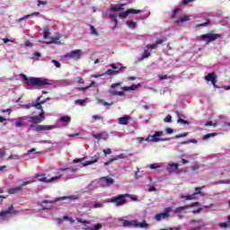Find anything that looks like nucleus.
<instances>
[{
	"label": "nucleus",
	"mask_w": 230,
	"mask_h": 230,
	"mask_svg": "<svg viewBox=\"0 0 230 230\" xmlns=\"http://www.w3.org/2000/svg\"><path fill=\"white\" fill-rule=\"evenodd\" d=\"M78 169L76 168L60 169L58 176L48 179L46 174H36L32 179L34 181L35 179H38L40 182H53L55 181H58L64 175V173H76Z\"/></svg>",
	"instance_id": "obj_1"
},
{
	"label": "nucleus",
	"mask_w": 230,
	"mask_h": 230,
	"mask_svg": "<svg viewBox=\"0 0 230 230\" xmlns=\"http://www.w3.org/2000/svg\"><path fill=\"white\" fill-rule=\"evenodd\" d=\"M121 85V83L113 84L111 85V88L109 90L110 94H112V96H126L125 91H136V89H139L141 87V84H133L131 86H124L121 87V91L118 90V87Z\"/></svg>",
	"instance_id": "obj_2"
},
{
	"label": "nucleus",
	"mask_w": 230,
	"mask_h": 230,
	"mask_svg": "<svg viewBox=\"0 0 230 230\" xmlns=\"http://www.w3.org/2000/svg\"><path fill=\"white\" fill-rule=\"evenodd\" d=\"M21 78H22L25 82V84L30 86V85H34L38 87H42V85H49V81L46 78H40V77H31L28 78L26 75L21 74L20 75Z\"/></svg>",
	"instance_id": "obj_3"
},
{
	"label": "nucleus",
	"mask_w": 230,
	"mask_h": 230,
	"mask_svg": "<svg viewBox=\"0 0 230 230\" xmlns=\"http://www.w3.org/2000/svg\"><path fill=\"white\" fill-rule=\"evenodd\" d=\"M120 222H122V226L124 227H140V229H143L145 227L148 226V224L146 223V221H143L142 223L137 222V220H125V219H120Z\"/></svg>",
	"instance_id": "obj_4"
},
{
	"label": "nucleus",
	"mask_w": 230,
	"mask_h": 230,
	"mask_svg": "<svg viewBox=\"0 0 230 230\" xmlns=\"http://www.w3.org/2000/svg\"><path fill=\"white\" fill-rule=\"evenodd\" d=\"M10 215H19V211L13 208V205L9 207L6 210L0 212V222L10 220Z\"/></svg>",
	"instance_id": "obj_5"
},
{
	"label": "nucleus",
	"mask_w": 230,
	"mask_h": 230,
	"mask_svg": "<svg viewBox=\"0 0 230 230\" xmlns=\"http://www.w3.org/2000/svg\"><path fill=\"white\" fill-rule=\"evenodd\" d=\"M127 197H128V194H119L116 197L111 198L108 202H111L117 207L124 206V204H127Z\"/></svg>",
	"instance_id": "obj_6"
},
{
	"label": "nucleus",
	"mask_w": 230,
	"mask_h": 230,
	"mask_svg": "<svg viewBox=\"0 0 230 230\" xmlns=\"http://www.w3.org/2000/svg\"><path fill=\"white\" fill-rule=\"evenodd\" d=\"M82 55H84V52H82V49H75L65 54L64 58H72V60H80V58H82Z\"/></svg>",
	"instance_id": "obj_7"
},
{
	"label": "nucleus",
	"mask_w": 230,
	"mask_h": 230,
	"mask_svg": "<svg viewBox=\"0 0 230 230\" xmlns=\"http://www.w3.org/2000/svg\"><path fill=\"white\" fill-rule=\"evenodd\" d=\"M44 114V111L41 110V112L39 114V116L29 117V123H33L34 125H39V123H42L44 119H46Z\"/></svg>",
	"instance_id": "obj_8"
},
{
	"label": "nucleus",
	"mask_w": 230,
	"mask_h": 230,
	"mask_svg": "<svg viewBox=\"0 0 230 230\" xmlns=\"http://www.w3.org/2000/svg\"><path fill=\"white\" fill-rule=\"evenodd\" d=\"M55 126H48V125H31L30 129L33 130L34 132H42L44 130H53Z\"/></svg>",
	"instance_id": "obj_9"
},
{
	"label": "nucleus",
	"mask_w": 230,
	"mask_h": 230,
	"mask_svg": "<svg viewBox=\"0 0 230 230\" xmlns=\"http://www.w3.org/2000/svg\"><path fill=\"white\" fill-rule=\"evenodd\" d=\"M201 40H206L207 44H209V42H213L214 40H217V39H220L219 34H213V33H207L203 34L199 37Z\"/></svg>",
	"instance_id": "obj_10"
},
{
	"label": "nucleus",
	"mask_w": 230,
	"mask_h": 230,
	"mask_svg": "<svg viewBox=\"0 0 230 230\" xmlns=\"http://www.w3.org/2000/svg\"><path fill=\"white\" fill-rule=\"evenodd\" d=\"M36 181L34 179H31L27 181H24L21 186L19 187H14L12 189L8 190V193H10V195H14V193H17V191H21V190H22V188H24V186H28V184H31L33 182H35Z\"/></svg>",
	"instance_id": "obj_11"
},
{
	"label": "nucleus",
	"mask_w": 230,
	"mask_h": 230,
	"mask_svg": "<svg viewBox=\"0 0 230 230\" xmlns=\"http://www.w3.org/2000/svg\"><path fill=\"white\" fill-rule=\"evenodd\" d=\"M170 213H172V208L168 207L164 208V212L155 216V220H156L157 222H161V220H164V218H168V217H170Z\"/></svg>",
	"instance_id": "obj_12"
},
{
	"label": "nucleus",
	"mask_w": 230,
	"mask_h": 230,
	"mask_svg": "<svg viewBox=\"0 0 230 230\" xmlns=\"http://www.w3.org/2000/svg\"><path fill=\"white\" fill-rule=\"evenodd\" d=\"M100 184L102 188H109V186H112L114 184V179L106 176L100 178Z\"/></svg>",
	"instance_id": "obj_13"
},
{
	"label": "nucleus",
	"mask_w": 230,
	"mask_h": 230,
	"mask_svg": "<svg viewBox=\"0 0 230 230\" xmlns=\"http://www.w3.org/2000/svg\"><path fill=\"white\" fill-rule=\"evenodd\" d=\"M163 136V131H156L153 136H149L146 141H152L153 143H159V141H163L161 137Z\"/></svg>",
	"instance_id": "obj_14"
},
{
	"label": "nucleus",
	"mask_w": 230,
	"mask_h": 230,
	"mask_svg": "<svg viewBox=\"0 0 230 230\" xmlns=\"http://www.w3.org/2000/svg\"><path fill=\"white\" fill-rule=\"evenodd\" d=\"M205 80H207V82H211V84H213V86L215 88L218 87L217 85V74L216 73H210L208 75L205 76Z\"/></svg>",
	"instance_id": "obj_15"
},
{
	"label": "nucleus",
	"mask_w": 230,
	"mask_h": 230,
	"mask_svg": "<svg viewBox=\"0 0 230 230\" xmlns=\"http://www.w3.org/2000/svg\"><path fill=\"white\" fill-rule=\"evenodd\" d=\"M130 13H141V10L128 9L125 12L120 13L119 14V17H120V19H126V17H128V14Z\"/></svg>",
	"instance_id": "obj_16"
},
{
	"label": "nucleus",
	"mask_w": 230,
	"mask_h": 230,
	"mask_svg": "<svg viewBox=\"0 0 230 230\" xmlns=\"http://www.w3.org/2000/svg\"><path fill=\"white\" fill-rule=\"evenodd\" d=\"M168 172L170 173H179V164L169 163Z\"/></svg>",
	"instance_id": "obj_17"
},
{
	"label": "nucleus",
	"mask_w": 230,
	"mask_h": 230,
	"mask_svg": "<svg viewBox=\"0 0 230 230\" xmlns=\"http://www.w3.org/2000/svg\"><path fill=\"white\" fill-rule=\"evenodd\" d=\"M130 116H124L118 119L119 125H128L130 123Z\"/></svg>",
	"instance_id": "obj_18"
},
{
	"label": "nucleus",
	"mask_w": 230,
	"mask_h": 230,
	"mask_svg": "<svg viewBox=\"0 0 230 230\" xmlns=\"http://www.w3.org/2000/svg\"><path fill=\"white\" fill-rule=\"evenodd\" d=\"M40 98H42V96L38 97L37 103H34L33 107H35V109H38L39 111H44L42 110V103H45L46 101L40 102Z\"/></svg>",
	"instance_id": "obj_19"
},
{
	"label": "nucleus",
	"mask_w": 230,
	"mask_h": 230,
	"mask_svg": "<svg viewBox=\"0 0 230 230\" xmlns=\"http://www.w3.org/2000/svg\"><path fill=\"white\" fill-rule=\"evenodd\" d=\"M100 158L98 156H94L92 160L86 161L84 164H81V168L84 166H89L90 164H94V163H98Z\"/></svg>",
	"instance_id": "obj_20"
},
{
	"label": "nucleus",
	"mask_w": 230,
	"mask_h": 230,
	"mask_svg": "<svg viewBox=\"0 0 230 230\" xmlns=\"http://www.w3.org/2000/svg\"><path fill=\"white\" fill-rule=\"evenodd\" d=\"M196 195H197V193L189 194V195L181 194L180 197H181V199H185V200H195Z\"/></svg>",
	"instance_id": "obj_21"
},
{
	"label": "nucleus",
	"mask_w": 230,
	"mask_h": 230,
	"mask_svg": "<svg viewBox=\"0 0 230 230\" xmlns=\"http://www.w3.org/2000/svg\"><path fill=\"white\" fill-rule=\"evenodd\" d=\"M58 40H60V35H58L56 38H50V40L46 41L45 44H60V42H58Z\"/></svg>",
	"instance_id": "obj_22"
},
{
	"label": "nucleus",
	"mask_w": 230,
	"mask_h": 230,
	"mask_svg": "<svg viewBox=\"0 0 230 230\" xmlns=\"http://www.w3.org/2000/svg\"><path fill=\"white\" fill-rule=\"evenodd\" d=\"M190 15L181 16L175 22L177 24H180V22H187V21H190Z\"/></svg>",
	"instance_id": "obj_23"
},
{
	"label": "nucleus",
	"mask_w": 230,
	"mask_h": 230,
	"mask_svg": "<svg viewBox=\"0 0 230 230\" xmlns=\"http://www.w3.org/2000/svg\"><path fill=\"white\" fill-rule=\"evenodd\" d=\"M63 220H68V221H70V224H74L75 223V220H74L73 217H69L67 216H65L63 217V219L62 218H58V224H59V225L62 224Z\"/></svg>",
	"instance_id": "obj_24"
},
{
	"label": "nucleus",
	"mask_w": 230,
	"mask_h": 230,
	"mask_svg": "<svg viewBox=\"0 0 230 230\" xmlns=\"http://www.w3.org/2000/svg\"><path fill=\"white\" fill-rule=\"evenodd\" d=\"M123 6H125L124 4H122V5H111V10L112 11V12H121V10H123Z\"/></svg>",
	"instance_id": "obj_25"
},
{
	"label": "nucleus",
	"mask_w": 230,
	"mask_h": 230,
	"mask_svg": "<svg viewBox=\"0 0 230 230\" xmlns=\"http://www.w3.org/2000/svg\"><path fill=\"white\" fill-rule=\"evenodd\" d=\"M190 206H183V207H179V208H176L174 210H173V213H181L182 211H184V209H189Z\"/></svg>",
	"instance_id": "obj_26"
},
{
	"label": "nucleus",
	"mask_w": 230,
	"mask_h": 230,
	"mask_svg": "<svg viewBox=\"0 0 230 230\" xmlns=\"http://www.w3.org/2000/svg\"><path fill=\"white\" fill-rule=\"evenodd\" d=\"M126 24H127V26H128V28H132V29H134L137 26V22H136L132 20L127 21Z\"/></svg>",
	"instance_id": "obj_27"
},
{
	"label": "nucleus",
	"mask_w": 230,
	"mask_h": 230,
	"mask_svg": "<svg viewBox=\"0 0 230 230\" xmlns=\"http://www.w3.org/2000/svg\"><path fill=\"white\" fill-rule=\"evenodd\" d=\"M49 37V28L48 26L43 28V39H48Z\"/></svg>",
	"instance_id": "obj_28"
},
{
	"label": "nucleus",
	"mask_w": 230,
	"mask_h": 230,
	"mask_svg": "<svg viewBox=\"0 0 230 230\" xmlns=\"http://www.w3.org/2000/svg\"><path fill=\"white\" fill-rule=\"evenodd\" d=\"M84 208H89L90 209L94 208V201H86V202H84Z\"/></svg>",
	"instance_id": "obj_29"
},
{
	"label": "nucleus",
	"mask_w": 230,
	"mask_h": 230,
	"mask_svg": "<svg viewBox=\"0 0 230 230\" xmlns=\"http://www.w3.org/2000/svg\"><path fill=\"white\" fill-rule=\"evenodd\" d=\"M60 121L62 123H69V122H71V117H69V116H62V117H60Z\"/></svg>",
	"instance_id": "obj_30"
},
{
	"label": "nucleus",
	"mask_w": 230,
	"mask_h": 230,
	"mask_svg": "<svg viewBox=\"0 0 230 230\" xmlns=\"http://www.w3.org/2000/svg\"><path fill=\"white\" fill-rule=\"evenodd\" d=\"M33 15H40V13L36 12V13H32L29 15H25L24 17L21 18L20 21H26V19H30V17H33Z\"/></svg>",
	"instance_id": "obj_31"
},
{
	"label": "nucleus",
	"mask_w": 230,
	"mask_h": 230,
	"mask_svg": "<svg viewBox=\"0 0 230 230\" xmlns=\"http://www.w3.org/2000/svg\"><path fill=\"white\" fill-rule=\"evenodd\" d=\"M119 73V70L108 69L105 75H110L111 76H112L114 75H118Z\"/></svg>",
	"instance_id": "obj_32"
},
{
	"label": "nucleus",
	"mask_w": 230,
	"mask_h": 230,
	"mask_svg": "<svg viewBox=\"0 0 230 230\" xmlns=\"http://www.w3.org/2000/svg\"><path fill=\"white\" fill-rule=\"evenodd\" d=\"M157 43L156 42H155V43H153V44H148L147 46H146V49H155L156 48H157Z\"/></svg>",
	"instance_id": "obj_33"
},
{
	"label": "nucleus",
	"mask_w": 230,
	"mask_h": 230,
	"mask_svg": "<svg viewBox=\"0 0 230 230\" xmlns=\"http://www.w3.org/2000/svg\"><path fill=\"white\" fill-rule=\"evenodd\" d=\"M94 85H96V82L93 81L89 86L83 87L81 88V90L87 91V89H89L90 87H94Z\"/></svg>",
	"instance_id": "obj_34"
},
{
	"label": "nucleus",
	"mask_w": 230,
	"mask_h": 230,
	"mask_svg": "<svg viewBox=\"0 0 230 230\" xmlns=\"http://www.w3.org/2000/svg\"><path fill=\"white\" fill-rule=\"evenodd\" d=\"M98 208H103V203L101 202H93V209H96Z\"/></svg>",
	"instance_id": "obj_35"
},
{
	"label": "nucleus",
	"mask_w": 230,
	"mask_h": 230,
	"mask_svg": "<svg viewBox=\"0 0 230 230\" xmlns=\"http://www.w3.org/2000/svg\"><path fill=\"white\" fill-rule=\"evenodd\" d=\"M149 167L151 168V170H155L156 168H161V164H151L149 165Z\"/></svg>",
	"instance_id": "obj_36"
},
{
	"label": "nucleus",
	"mask_w": 230,
	"mask_h": 230,
	"mask_svg": "<svg viewBox=\"0 0 230 230\" xmlns=\"http://www.w3.org/2000/svg\"><path fill=\"white\" fill-rule=\"evenodd\" d=\"M215 136H217V133H210V134H208V135H205L203 137V139H209V137H215Z\"/></svg>",
	"instance_id": "obj_37"
},
{
	"label": "nucleus",
	"mask_w": 230,
	"mask_h": 230,
	"mask_svg": "<svg viewBox=\"0 0 230 230\" xmlns=\"http://www.w3.org/2000/svg\"><path fill=\"white\" fill-rule=\"evenodd\" d=\"M126 195H128L127 199H130V200H133V201L137 200V196L136 195H130V194H126Z\"/></svg>",
	"instance_id": "obj_38"
},
{
	"label": "nucleus",
	"mask_w": 230,
	"mask_h": 230,
	"mask_svg": "<svg viewBox=\"0 0 230 230\" xmlns=\"http://www.w3.org/2000/svg\"><path fill=\"white\" fill-rule=\"evenodd\" d=\"M148 57H150V52L148 49H146L142 55V58H148Z\"/></svg>",
	"instance_id": "obj_39"
},
{
	"label": "nucleus",
	"mask_w": 230,
	"mask_h": 230,
	"mask_svg": "<svg viewBox=\"0 0 230 230\" xmlns=\"http://www.w3.org/2000/svg\"><path fill=\"white\" fill-rule=\"evenodd\" d=\"M190 143H195V144H197L198 141L195 140V139H190V140H187V141H185V142H181V145H190Z\"/></svg>",
	"instance_id": "obj_40"
},
{
	"label": "nucleus",
	"mask_w": 230,
	"mask_h": 230,
	"mask_svg": "<svg viewBox=\"0 0 230 230\" xmlns=\"http://www.w3.org/2000/svg\"><path fill=\"white\" fill-rule=\"evenodd\" d=\"M93 137H94V139H102V137H103V134H102V133L93 134Z\"/></svg>",
	"instance_id": "obj_41"
},
{
	"label": "nucleus",
	"mask_w": 230,
	"mask_h": 230,
	"mask_svg": "<svg viewBox=\"0 0 230 230\" xmlns=\"http://www.w3.org/2000/svg\"><path fill=\"white\" fill-rule=\"evenodd\" d=\"M164 121L165 123H171V122H172V115H167V116L164 118Z\"/></svg>",
	"instance_id": "obj_42"
},
{
	"label": "nucleus",
	"mask_w": 230,
	"mask_h": 230,
	"mask_svg": "<svg viewBox=\"0 0 230 230\" xmlns=\"http://www.w3.org/2000/svg\"><path fill=\"white\" fill-rule=\"evenodd\" d=\"M92 118H93V121H96L98 119L103 120V117H102L101 115H93Z\"/></svg>",
	"instance_id": "obj_43"
},
{
	"label": "nucleus",
	"mask_w": 230,
	"mask_h": 230,
	"mask_svg": "<svg viewBox=\"0 0 230 230\" xmlns=\"http://www.w3.org/2000/svg\"><path fill=\"white\" fill-rule=\"evenodd\" d=\"M82 161H85V157L83 158H75L74 159L73 163L76 164V163H82Z\"/></svg>",
	"instance_id": "obj_44"
},
{
	"label": "nucleus",
	"mask_w": 230,
	"mask_h": 230,
	"mask_svg": "<svg viewBox=\"0 0 230 230\" xmlns=\"http://www.w3.org/2000/svg\"><path fill=\"white\" fill-rule=\"evenodd\" d=\"M204 186L203 187H197L195 190H196V193L197 195H204V193H202V191H200V190H203Z\"/></svg>",
	"instance_id": "obj_45"
},
{
	"label": "nucleus",
	"mask_w": 230,
	"mask_h": 230,
	"mask_svg": "<svg viewBox=\"0 0 230 230\" xmlns=\"http://www.w3.org/2000/svg\"><path fill=\"white\" fill-rule=\"evenodd\" d=\"M75 103L76 105H84L85 100H82V99L76 100Z\"/></svg>",
	"instance_id": "obj_46"
},
{
	"label": "nucleus",
	"mask_w": 230,
	"mask_h": 230,
	"mask_svg": "<svg viewBox=\"0 0 230 230\" xmlns=\"http://www.w3.org/2000/svg\"><path fill=\"white\" fill-rule=\"evenodd\" d=\"M99 103H102V105H104L105 107H111V103L103 101V100H99Z\"/></svg>",
	"instance_id": "obj_47"
},
{
	"label": "nucleus",
	"mask_w": 230,
	"mask_h": 230,
	"mask_svg": "<svg viewBox=\"0 0 230 230\" xmlns=\"http://www.w3.org/2000/svg\"><path fill=\"white\" fill-rule=\"evenodd\" d=\"M188 136V133H181L179 135H176L175 137L176 139H179L180 137H186Z\"/></svg>",
	"instance_id": "obj_48"
},
{
	"label": "nucleus",
	"mask_w": 230,
	"mask_h": 230,
	"mask_svg": "<svg viewBox=\"0 0 230 230\" xmlns=\"http://www.w3.org/2000/svg\"><path fill=\"white\" fill-rule=\"evenodd\" d=\"M103 154H104V155H109L112 154V151L111 150V148L103 149Z\"/></svg>",
	"instance_id": "obj_49"
},
{
	"label": "nucleus",
	"mask_w": 230,
	"mask_h": 230,
	"mask_svg": "<svg viewBox=\"0 0 230 230\" xmlns=\"http://www.w3.org/2000/svg\"><path fill=\"white\" fill-rule=\"evenodd\" d=\"M15 127H22V119H19L16 123Z\"/></svg>",
	"instance_id": "obj_50"
},
{
	"label": "nucleus",
	"mask_w": 230,
	"mask_h": 230,
	"mask_svg": "<svg viewBox=\"0 0 230 230\" xmlns=\"http://www.w3.org/2000/svg\"><path fill=\"white\" fill-rule=\"evenodd\" d=\"M3 41L4 44H7V42H15V40H13V39L10 40L8 38H4V39H3Z\"/></svg>",
	"instance_id": "obj_51"
},
{
	"label": "nucleus",
	"mask_w": 230,
	"mask_h": 230,
	"mask_svg": "<svg viewBox=\"0 0 230 230\" xmlns=\"http://www.w3.org/2000/svg\"><path fill=\"white\" fill-rule=\"evenodd\" d=\"M90 229L91 230H99V229H102V226L100 224H97Z\"/></svg>",
	"instance_id": "obj_52"
},
{
	"label": "nucleus",
	"mask_w": 230,
	"mask_h": 230,
	"mask_svg": "<svg viewBox=\"0 0 230 230\" xmlns=\"http://www.w3.org/2000/svg\"><path fill=\"white\" fill-rule=\"evenodd\" d=\"M91 30H92V35L98 36V31L95 30L93 26H91Z\"/></svg>",
	"instance_id": "obj_53"
},
{
	"label": "nucleus",
	"mask_w": 230,
	"mask_h": 230,
	"mask_svg": "<svg viewBox=\"0 0 230 230\" xmlns=\"http://www.w3.org/2000/svg\"><path fill=\"white\" fill-rule=\"evenodd\" d=\"M76 221L79 222V224H84V226H86V224H89V221H84L80 218H76Z\"/></svg>",
	"instance_id": "obj_54"
},
{
	"label": "nucleus",
	"mask_w": 230,
	"mask_h": 230,
	"mask_svg": "<svg viewBox=\"0 0 230 230\" xmlns=\"http://www.w3.org/2000/svg\"><path fill=\"white\" fill-rule=\"evenodd\" d=\"M46 4H48V2H47V1H41V0H39V1H38V6L46 5Z\"/></svg>",
	"instance_id": "obj_55"
},
{
	"label": "nucleus",
	"mask_w": 230,
	"mask_h": 230,
	"mask_svg": "<svg viewBox=\"0 0 230 230\" xmlns=\"http://www.w3.org/2000/svg\"><path fill=\"white\" fill-rule=\"evenodd\" d=\"M164 40H166V39H159L155 41V43L157 46H159V44H163V42H164Z\"/></svg>",
	"instance_id": "obj_56"
},
{
	"label": "nucleus",
	"mask_w": 230,
	"mask_h": 230,
	"mask_svg": "<svg viewBox=\"0 0 230 230\" xmlns=\"http://www.w3.org/2000/svg\"><path fill=\"white\" fill-rule=\"evenodd\" d=\"M187 206H190V208H196L197 206H200V203L199 202H194L190 205H187Z\"/></svg>",
	"instance_id": "obj_57"
},
{
	"label": "nucleus",
	"mask_w": 230,
	"mask_h": 230,
	"mask_svg": "<svg viewBox=\"0 0 230 230\" xmlns=\"http://www.w3.org/2000/svg\"><path fill=\"white\" fill-rule=\"evenodd\" d=\"M111 19H113V21L115 22V24H118V20L116 18V14H110Z\"/></svg>",
	"instance_id": "obj_58"
},
{
	"label": "nucleus",
	"mask_w": 230,
	"mask_h": 230,
	"mask_svg": "<svg viewBox=\"0 0 230 230\" xmlns=\"http://www.w3.org/2000/svg\"><path fill=\"white\" fill-rule=\"evenodd\" d=\"M52 64H54L56 67H60V63L55 59L52 60Z\"/></svg>",
	"instance_id": "obj_59"
},
{
	"label": "nucleus",
	"mask_w": 230,
	"mask_h": 230,
	"mask_svg": "<svg viewBox=\"0 0 230 230\" xmlns=\"http://www.w3.org/2000/svg\"><path fill=\"white\" fill-rule=\"evenodd\" d=\"M25 46H27L29 48H31L33 46V43H31V41H30V40H26L25 41Z\"/></svg>",
	"instance_id": "obj_60"
},
{
	"label": "nucleus",
	"mask_w": 230,
	"mask_h": 230,
	"mask_svg": "<svg viewBox=\"0 0 230 230\" xmlns=\"http://www.w3.org/2000/svg\"><path fill=\"white\" fill-rule=\"evenodd\" d=\"M166 78H168V75H159V79H160V80H166Z\"/></svg>",
	"instance_id": "obj_61"
},
{
	"label": "nucleus",
	"mask_w": 230,
	"mask_h": 230,
	"mask_svg": "<svg viewBox=\"0 0 230 230\" xmlns=\"http://www.w3.org/2000/svg\"><path fill=\"white\" fill-rule=\"evenodd\" d=\"M212 125H213L214 127H216L217 124H213V121H211V120H209V121H208V122L206 123V126H207V127H211Z\"/></svg>",
	"instance_id": "obj_62"
},
{
	"label": "nucleus",
	"mask_w": 230,
	"mask_h": 230,
	"mask_svg": "<svg viewBox=\"0 0 230 230\" xmlns=\"http://www.w3.org/2000/svg\"><path fill=\"white\" fill-rule=\"evenodd\" d=\"M166 132L167 134H173V129L172 128H167Z\"/></svg>",
	"instance_id": "obj_63"
},
{
	"label": "nucleus",
	"mask_w": 230,
	"mask_h": 230,
	"mask_svg": "<svg viewBox=\"0 0 230 230\" xmlns=\"http://www.w3.org/2000/svg\"><path fill=\"white\" fill-rule=\"evenodd\" d=\"M8 159H19V155H10L8 157Z\"/></svg>",
	"instance_id": "obj_64"
}]
</instances>
